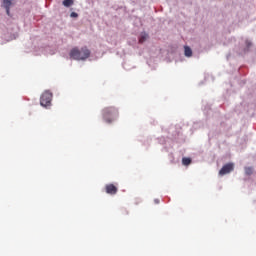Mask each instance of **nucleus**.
Masks as SVG:
<instances>
[{
    "label": "nucleus",
    "mask_w": 256,
    "mask_h": 256,
    "mask_svg": "<svg viewBox=\"0 0 256 256\" xmlns=\"http://www.w3.org/2000/svg\"><path fill=\"white\" fill-rule=\"evenodd\" d=\"M91 55V51L87 49V47L79 48L75 47L70 51L71 59H75L76 61H85V59H89Z\"/></svg>",
    "instance_id": "obj_1"
},
{
    "label": "nucleus",
    "mask_w": 256,
    "mask_h": 256,
    "mask_svg": "<svg viewBox=\"0 0 256 256\" xmlns=\"http://www.w3.org/2000/svg\"><path fill=\"white\" fill-rule=\"evenodd\" d=\"M102 117L106 123H113L119 117V110L115 107H106L102 110Z\"/></svg>",
    "instance_id": "obj_2"
},
{
    "label": "nucleus",
    "mask_w": 256,
    "mask_h": 256,
    "mask_svg": "<svg viewBox=\"0 0 256 256\" xmlns=\"http://www.w3.org/2000/svg\"><path fill=\"white\" fill-rule=\"evenodd\" d=\"M53 100V94L50 91H45L40 97V105L42 107H49Z\"/></svg>",
    "instance_id": "obj_3"
},
{
    "label": "nucleus",
    "mask_w": 256,
    "mask_h": 256,
    "mask_svg": "<svg viewBox=\"0 0 256 256\" xmlns=\"http://www.w3.org/2000/svg\"><path fill=\"white\" fill-rule=\"evenodd\" d=\"M233 169H234L233 164L228 163L221 168V170L219 171V175H221V176L227 175V173H231V171H233Z\"/></svg>",
    "instance_id": "obj_4"
},
{
    "label": "nucleus",
    "mask_w": 256,
    "mask_h": 256,
    "mask_svg": "<svg viewBox=\"0 0 256 256\" xmlns=\"http://www.w3.org/2000/svg\"><path fill=\"white\" fill-rule=\"evenodd\" d=\"M106 189V193H108V195H117V186H115L114 184H108L105 187Z\"/></svg>",
    "instance_id": "obj_5"
},
{
    "label": "nucleus",
    "mask_w": 256,
    "mask_h": 256,
    "mask_svg": "<svg viewBox=\"0 0 256 256\" xmlns=\"http://www.w3.org/2000/svg\"><path fill=\"white\" fill-rule=\"evenodd\" d=\"M149 39V34L147 32H141L139 36V43H145Z\"/></svg>",
    "instance_id": "obj_6"
},
{
    "label": "nucleus",
    "mask_w": 256,
    "mask_h": 256,
    "mask_svg": "<svg viewBox=\"0 0 256 256\" xmlns=\"http://www.w3.org/2000/svg\"><path fill=\"white\" fill-rule=\"evenodd\" d=\"M184 55L185 57H192L193 56V50L189 46L184 47Z\"/></svg>",
    "instance_id": "obj_7"
},
{
    "label": "nucleus",
    "mask_w": 256,
    "mask_h": 256,
    "mask_svg": "<svg viewBox=\"0 0 256 256\" xmlns=\"http://www.w3.org/2000/svg\"><path fill=\"white\" fill-rule=\"evenodd\" d=\"M62 3L64 7H71V5H73V0H64Z\"/></svg>",
    "instance_id": "obj_8"
},
{
    "label": "nucleus",
    "mask_w": 256,
    "mask_h": 256,
    "mask_svg": "<svg viewBox=\"0 0 256 256\" xmlns=\"http://www.w3.org/2000/svg\"><path fill=\"white\" fill-rule=\"evenodd\" d=\"M2 1H3L4 8L11 7V5H12L11 0H2Z\"/></svg>",
    "instance_id": "obj_9"
},
{
    "label": "nucleus",
    "mask_w": 256,
    "mask_h": 256,
    "mask_svg": "<svg viewBox=\"0 0 256 256\" xmlns=\"http://www.w3.org/2000/svg\"><path fill=\"white\" fill-rule=\"evenodd\" d=\"M183 165H191V158H183L182 159Z\"/></svg>",
    "instance_id": "obj_10"
},
{
    "label": "nucleus",
    "mask_w": 256,
    "mask_h": 256,
    "mask_svg": "<svg viewBox=\"0 0 256 256\" xmlns=\"http://www.w3.org/2000/svg\"><path fill=\"white\" fill-rule=\"evenodd\" d=\"M251 173H253V169L252 168H246V174L251 175Z\"/></svg>",
    "instance_id": "obj_11"
},
{
    "label": "nucleus",
    "mask_w": 256,
    "mask_h": 256,
    "mask_svg": "<svg viewBox=\"0 0 256 256\" xmlns=\"http://www.w3.org/2000/svg\"><path fill=\"white\" fill-rule=\"evenodd\" d=\"M4 9H6V13H7V15L9 16V15H11V7H8V8H4Z\"/></svg>",
    "instance_id": "obj_12"
},
{
    "label": "nucleus",
    "mask_w": 256,
    "mask_h": 256,
    "mask_svg": "<svg viewBox=\"0 0 256 256\" xmlns=\"http://www.w3.org/2000/svg\"><path fill=\"white\" fill-rule=\"evenodd\" d=\"M70 17H79V14H77V12H72L70 14Z\"/></svg>",
    "instance_id": "obj_13"
},
{
    "label": "nucleus",
    "mask_w": 256,
    "mask_h": 256,
    "mask_svg": "<svg viewBox=\"0 0 256 256\" xmlns=\"http://www.w3.org/2000/svg\"><path fill=\"white\" fill-rule=\"evenodd\" d=\"M246 45H247V47H251L252 44H251L250 41L247 40V41H246Z\"/></svg>",
    "instance_id": "obj_14"
},
{
    "label": "nucleus",
    "mask_w": 256,
    "mask_h": 256,
    "mask_svg": "<svg viewBox=\"0 0 256 256\" xmlns=\"http://www.w3.org/2000/svg\"><path fill=\"white\" fill-rule=\"evenodd\" d=\"M154 203H156V205H159V199H155Z\"/></svg>",
    "instance_id": "obj_15"
}]
</instances>
